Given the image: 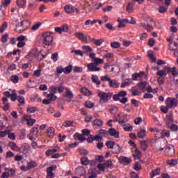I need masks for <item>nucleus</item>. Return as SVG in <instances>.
<instances>
[{
  "mask_svg": "<svg viewBox=\"0 0 178 178\" xmlns=\"http://www.w3.org/2000/svg\"><path fill=\"white\" fill-rule=\"evenodd\" d=\"M92 62L87 65L88 72H101V67H98L99 65H102L104 63V59L99 58H91Z\"/></svg>",
  "mask_w": 178,
  "mask_h": 178,
  "instance_id": "obj_1",
  "label": "nucleus"
},
{
  "mask_svg": "<svg viewBox=\"0 0 178 178\" xmlns=\"http://www.w3.org/2000/svg\"><path fill=\"white\" fill-rule=\"evenodd\" d=\"M167 145L168 141L165 140H156L152 143V147L156 152H161L166 148Z\"/></svg>",
  "mask_w": 178,
  "mask_h": 178,
  "instance_id": "obj_2",
  "label": "nucleus"
},
{
  "mask_svg": "<svg viewBox=\"0 0 178 178\" xmlns=\"http://www.w3.org/2000/svg\"><path fill=\"white\" fill-rule=\"evenodd\" d=\"M127 95V92L125 90H121L118 93L115 94L113 97L114 101H119L120 104H127L129 102V98L126 97Z\"/></svg>",
  "mask_w": 178,
  "mask_h": 178,
  "instance_id": "obj_3",
  "label": "nucleus"
},
{
  "mask_svg": "<svg viewBox=\"0 0 178 178\" xmlns=\"http://www.w3.org/2000/svg\"><path fill=\"white\" fill-rule=\"evenodd\" d=\"M97 95L99 99V104H107L109 102V100L112 98V93L111 92H105L104 91H99Z\"/></svg>",
  "mask_w": 178,
  "mask_h": 178,
  "instance_id": "obj_4",
  "label": "nucleus"
},
{
  "mask_svg": "<svg viewBox=\"0 0 178 178\" xmlns=\"http://www.w3.org/2000/svg\"><path fill=\"white\" fill-rule=\"evenodd\" d=\"M72 70H73V65H70L65 68L62 66H58L56 68V75L59 76V74H62V73H64L65 74H70V73H72Z\"/></svg>",
  "mask_w": 178,
  "mask_h": 178,
  "instance_id": "obj_5",
  "label": "nucleus"
},
{
  "mask_svg": "<svg viewBox=\"0 0 178 178\" xmlns=\"http://www.w3.org/2000/svg\"><path fill=\"white\" fill-rule=\"evenodd\" d=\"M82 49L83 54H85V55H87V56H89L90 59H94V58H95V53L92 52V47H90L89 45H84L82 46Z\"/></svg>",
  "mask_w": 178,
  "mask_h": 178,
  "instance_id": "obj_6",
  "label": "nucleus"
},
{
  "mask_svg": "<svg viewBox=\"0 0 178 178\" xmlns=\"http://www.w3.org/2000/svg\"><path fill=\"white\" fill-rule=\"evenodd\" d=\"M51 33H45L43 35V44L46 45L47 47H49V45H52V43L54 42V38Z\"/></svg>",
  "mask_w": 178,
  "mask_h": 178,
  "instance_id": "obj_7",
  "label": "nucleus"
},
{
  "mask_svg": "<svg viewBox=\"0 0 178 178\" xmlns=\"http://www.w3.org/2000/svg\"><path fill=\"white\" fill-rule=\"evenodd\" d=\"M165 104L170 109L177 106V99L175 97H168L165 100Z\"/></svg>",
  "mask_w": 178,
  "mask_h": 178,
  "instance_id": "obj_8",
  "label": "nucleus"
},
{
  "mask_svg": "<svg viewBox=\"0 0 178 178\" xmlns=\"http://www.w3.org/2000/svg\"><path fill=\"white\" fill-rule=\"evenodd\" d=\"M54 30L56 33H58V34H62V33H67V31L70 30V28L69 27V25L64 24L60 27H56Z\"/></svg>",
  "mask_w": 178,
  "mask_h": 178,
  "instance_id": "obj_9",
  "label": "nucleus"
},
{
  "mask_svg": "<svg viewBox=\"0 0 178 178\" xmlns=\"http://www.w3.org/2000/svg\"><path fill=\"white\" fill-rule=\"evenodd\" d=\"M54 170H56V165H53L51 167L47 168V177L46 178H54L55 177V174H54Z\"/></svg>",
  "mask_w": 178,
  "mask_h": 178,
  "instance_id": "obj_10",
  "label": "nucleus"
},
{
  "mask_svg": "<svg viewBox=\"0 0 178 178\" xmlns=\"http://www.w3.org/2000/svg\"><path fill=\"white\" fill-rule=\"evenodd\" d=\"M26 24H27V21H22L21 22H19L15 26V31L17 33H22L26 29Z\"/></svg>",
  "mask_w": 178,
  "mask_h": 178,
  "instance_id": "obj_11",
  "label": "nucleus"
},
{
  "mask_svg": "<svg viewBox=\"0 0 178 178\" xmlns=\"http://www.w3.org/2000/svg\"><path fill=\"white\" fill-rule=\"evenodd\" d=\"M164 152L167 156H172L175 155V147L172 145H170L165 148Z\"/></svg>",
  "mask_w": 178,
  "mask_h": 178,
  "instance_id": "obj_12",
  "label": "nucleus"
},
{
  "mask_svg": "<svg viewBox=\"0 0 178 178\" xmlns=\"http://www.w3.org/2000/svg\"><path fill=\"white\" fill-rule=\"evenodd\" d=\"M166 126H169L173 123H175V118L173 116V113L168 114L166 115V118L165 119Z\"/></svg>",
  "mask_w": 178,
  "mask_h": 178,
  "instance_id": "obj_13",
  "label": "nucleus"
},
{
  "mask_svg": "<svg viewBox=\"0 0 178 178\" xmlns=\"http://www.w3.org/2000/svg\"><path fill=\"white\" fill-rule=\"evenodd\" d=\"M118 161L120 163H124V165H129V163H131V159L124 156H120L118 157Z\"/></svg>",
  "mask_w": 178,
  "mask_h": 178,
  "instance_id": "obj_14",
  "label": "nucleus"
},
{
  "mask_svg": "<svg viewBox=\"0 0 178 178\" xmlns=\"http://www.w3.org/2000/svg\"><path fill=\"white\" fill-rule=\"evenodd\" d=\"M18 151L24 154V155H26L28 152H30V146L29 145L24 144L21 147H19Z\"/></svg>",
  "mask_w": 178,
  "mask_h": 178,
  "instance_id": "obj_15",
  "label": "nucleus"
},
{
  "mask_svg": "<svg viewBox=\"0 0 178 178\" xmlns=\"http://www.w3.org/2000/svg\"><path fill=\"white\" fill-rule=\"evenodd\" d=\"M108 134L111 137H114V138H119V131H116L115 128H110L108 129Z\"/></svg>",
  "mask_w": 178,
  "mask_h": 178,
  "instance_id": "obj_16",
  "label": "nucleus"
},
{
  "mask_svg": "<svg viewBox=\"0 0 178 178\" xmlns=\"http://www.w3.org/2000/svg\"><path fill=\"white\" fill-rule=\"evenodd\" d=\"M63 97H66L67 98H69L68 102H70L74 97L73 92L70 91V89L69 88H65V92L63 95Z\"/></svg>",
  "mask_w": 178,
  "mask_h": 178,
  "instance_id": "obj_17",
  "label": "nucleus"
},
{
  "mask_svg": "<svg viewBox=\"0 0 178 178\" xmlns=\"http://www.w3.org/2000/svg\"><path fill=\"white\" fill-rule=\"evenodd\" d=\"M137 136L138 138H144V137L147 136V131L145 130V127H140L139 131L137 134Z\"/></svg>",
  "mask_w": 178,
  "mask_h": 178,
  "instance_id": "obj_18",
  "label": "nucleus"
},
{
  "mask_svg": "<svg viewBox=\"0 0 178 178\" xmlns=\"http://www.w3.org/2000/svg\"><path fill=\"white\" fill-rule=\"evenodd\" d=\"M2 102H3V111H9V108H10V104H9V100L6 97H3L2 98Z\"/></svg>",
  "mask_w": 178,
  "mask_h": 178,
  "instance_id": "obj_19",
  "label": "nucleus"
},
{
  "mask_svg": "<svg viewBox=\"0 0 178 178\" xmlns=\"http://www.w3.org/2000/svg\"><path fill=\"white\" fill-rule=\"evenodd\" d=\"M144 72H140L139 73L136 72L132 74V80L137 81L138 79H143V76H144Z\"/></svg>",
  "mask_w": 178,
  "mask_h": 178,
  "instance_id": "obj_20",
  "label": "nucleus"
},
{
  "mask_svg": "<svg viewBox=\"0 0 178 178\" xmlns=\"http://www.w3.org/2000/svg\"><path fill=\"white\" fill-rule=\"evenodd\" d=\"M47 136L49 138H54L55 136V129L54 127H49L47 130Z\"/></svg>",
  "mask_w": 178,
  "mask_h": 178,
  "instance_id": "obj_21",
  "label": "nucleus"
},
{
  "mask_svg": "<svg viewBox=\"0 0 178 178\" xmlns=\"http://www.w3.org/2000/svg\"><path fill=\"white\" fill-rule=\"evenodd\" d=\"M108 84L111 88H119V82H118L116 79H110Z\"/></svg>",
  "mask_w": 178,
  "mask_h": 178,
  "instance_id": "obj_22",
  "label": "nucleus"
},
{
  "mask_svg": "<svg viewBox=\"0 0 178 178\" xmlns=\"http://www.w3.org/2000/svg\"><path fill=\"white\" fill-rule=\"evenodd\" d=\"M75 37H76V38H79L80 41H83V42H87V36H85L84 33H76L75 34Z\"/></svg>",
  "mask_w": 178,
  "mask_h": 178,
  "instance_id": "obj_23",
  "label": "nucleus"
},
{
  "mask_svg": "<svg viewBox=\"0 0 178 178\" xmlns=\"http://www.w3.org/2000/svg\"><path fill=\"white\" fill-rule=\"evenodd\" d=\"M64 9L65 11L68 14L74 13V8L72 5H66L64 7Z\"/></svg>",
  "mask_w": 178,
  "mask_h": 178,
  "instance_id": "obj_24",
  "label": "nucleus"
},
{
  "mask_svg": "<svg viewBox=\"0 0 178 178\" xmlns=\"http://www.w3.org/2000/svg\"><path fill=\"white\" fill-rule=\"evenodd\" d=\"M8 147L12 149V151H19V146H17L15 142H9Z\"/></svg>",
  "mask_w": 178,
  "mask_h": 178,
  "instance_id": "obj_25",
  "label": "nucleus"
},
{
  "mask_svg": "<svg viewBox=\"0 0 178 178\" xmlns=\"http://www.w3.org/2000/svg\"><path fill=\"white\" fill-rule=\"evenodd\" d=\"M91 81L97 85V86L98 87V86L101 85V81L99 80V78H98V76L97 75H92L91 76Z\"/></svg>",
  "mask_w": 178,
  "mask_h": 178,
  "instance_id": "obj_26",
  "label": "nucleus"
},
{
  "mask_svg": "<svg viewBox=\"0 0 178 178\" xmlns=\"http://www.w3.org/2000/svg\"><path fill=\"white\" fill-rule=\"evenodd\" d=\"M104 166L106 169H113L115 168V165H113V163H112V160H107L104 163Z\"/></svg>",
  "mask_w": 178,
  "mask_h": 178,
  "instance_id": "obj_27",
  "label": "nucleus"
},
{
  "mask_svg": "<svg viewBox=\"0 0 178 178\" xmlns=\"http://www.w3.org/2000/svg\"><path fill=\"white\" fill-rule=\"evenodd\" d=\"M90 40H91V41L93 42V44H95V45H97L99 47L102 45V42H104V40L103 38H100L99 40H97V39L93 38H91Z\"/></svg>",
  "mask_w": 178,
  "mask_h": 178,
  "instance_id": "obj_28",
  "label": "nucleus"
},
{
  "mask_svg": "<svg viewBox=\"0 0 178 178\" xmlns=\"http://www.w3.org/2000/svg\"><path fill=\"white\" fill-rule=\"evenodd\" d=\"M93 126H97V127H102V126H104V121L100 119H95L93 121Z\"/></svg>",
  "mask_w": 178,
  "mask_h": 178,
  "instance_id": "obj_29",
  "label": "nucleus"
},
{
  "mask_svg": "<svg viewBox=\"0 0 178 178\" xmlns=\"http://www.w3.org/2000/svg\"><path fill=\"white\" fill-rule=\"evenodd\" d=\"M81 92L83 95H86V97H90V95H91V91H90L87 88H81Z\"/></svg>",
  "mask_w": 178,
  "mask_h": 178,
  "instance_id": "obj_30",
  "label": "nucleus"
},
{
  "mask_svg": "<svg viewBox=\"0 0 178 178\" xmlns=\"http://www.w3.org/2000/svg\"><path fill=\"white\" fill-rule=\"evenodd\" d=\"M17 6L19 8H24L27 1L26 0H17Z\"/></svg>",
  "mask_w": 178,
  "mask_h": 178,
  "instance_id": "obj_31",
  "label": "nucleus"
},
{
  "mask_svg": "<svg viewBox=\"0 0 178 178\" xmlns=\"http://www.w3.org/2000/svg\"><path fill=\"white\" fill-rule=\"evenodd\" d=\"M120 151H122V147L118 144H115L113 148V154H120Z\"/></svg>",
  "mask_w": 178,
  "mask_h": 178,
  "instance_id": "obj_32",
  "label": "nucleus"
},
{
  "mask_svg": "<svg viewBox=\"0 0 178 178\" xmlns=\"http://www.w3.org/2000/svg\"><path fill=\"white\" fill-rule=\"evenodd\" d=\"M141 152L140 150L136 149L134 153L133 154V156L134 159H141Z\"/></svg>",
  "mask_w": 178,
  "mask_h": 178,
  "instance_id": "obj_33",
  "label": "nucleus"
},
{
  "mask_svg": "<svg viewBox=\"0 0 178 178\" xmlns=\"http://www.w3.org/2000/svg\"><path fill=\"white\" fill-rule=\"evenodd\" d=\"M115 145H116V143L112 140H108L106 143V146L109 149H113V147H115Z\"/></svg>",
  "mask_w": 178,
  "mask_h": 178,
  "instance_id": "obj_34",
  "label": "nucleus"
},
{
  "mask_svg": "<svg viewBox=\"0 0 178 178\" xmlns=\"http://www.w3.org/2000/svg\"><path fill=\"white\" fill-rule=\"evenodd\" d=\"M140 148L143 151H147L148 149V144L147 143V140H143L140 142Z\"/></svg>",
  "mask_w": 178,
  "mask_h": 178,
  "instance_id": "obj_35",
  "label": "nucleus"
},
{
  "mask_svg": "<svg viewBox=\"0 0 178 178\" xmlns=\"http://www.w3.org/2000/svg\"><path fill=\"white\" fill-rule=\"evenodd\" d=\"M19 98V96L17 95V94L16 93V90H13L12 91L11 93V97H10V99L11 101H13V102H15V101H17V99Z\"/></svg>",
  "mask_w": 178,
  "mask_h": 178,
  "instance_id": "obj_36",
  "label": "nucleus"
},
{
  "mask_svg": "<svg viewBox=\"0 0 178 178\" xmlns=\"http://www.w3.org/2000/svg\"><path fill=\"white\" fill-rule=\"evenodd\" d=\"M168 129H170L171 131H178V126L176 124H170V125L167 126Z\"/></svg>",
  "mask_w": 178,
  "mask_h": 178,
  "instance_id": "obj_37",
  "label": "nucleus"
},
{
  "mask_svg": "<svg viewBox=\"0 0 178 178\" xmlns=\"http://www.w3.org/2000/svg\"><path fill=\"white\" fill-rule=\"evenodd\" d=\"M161 174V170L159 168H156L154 170H153L150 174V178H154L155 176H157V175Z\"/></svg>",
  "mask_w": 178,
  "mask_h": 178,
  "instance_id": "obj_38",
  "label": "nucleus"
},
{
  "mask_svg": "<svg viewBox=\"0 0 178 178\" xmlns=\"http://www.w3.org/2000/svg\"><path fill=\"white\" fill-rule=\"evenodd\" d=\"M71 54H75V55H78V56H81V58L84 56V52L81 50H72Z\"/></svg>",
  "mask_w": 178,
  "mask_h": 178,
  "instance_id": "obj_39",
  "label": "nucleus"
},
{
  "mask_svg": "<svg viewBox=\"0 0 178 178\" xmlns=\"http://www.w3.org/2000/svg\"><path fill=\"white\" fill-rule=\"evenodd\" d=\"M38 111V108L36 106L34 107H28L26 109V111L28 113H35Z\"/></svg>",
  "mask_w": 178,
  "mask_h": 178,
  "instance_id": "obj_40",
  "label": "nucleus"
},
{
  "mask_svg": "<svg viewBox=\"0 0 178 178\" xmlns=\"http://www.w3.org/2000/svg\"><path fill=\"white\" fill-rule=\"evenodd\" d=\"M98 133L99 134V136H102L103 137H105L106 136H109V132L107 130L105 129H100L98 131Z\"/></svg>",
  "mask_w": 178,
  "mask_h": 178,
  "instance_id": "obj_41",
  "label": "nucleus"
},
{
  "mask_svg": "<svg viewBox=\"0 0 178 178\" xmlns=\"http://www.w3.org/2000/svg\"><path fill=\"white\" fill-rule=\"evenodd\" d=\"M95 104L90 101L88 100V101L85 102V106H86V108H88V109H92V107L95 106Z\"/></svg>",
  "mask_w": 178,
  "mask_h": 178,
  "instance_id": "obj_42",
  "label": "nucleus"
},
{
  "mask_svg": "<svg viewBox=\"0 0 178 178\" xmlns=\"http://www.w3.org/2000/svg\"><path fill=\"white\" fill-rule=\"evenodd\" d=\"M55 152H58V149H50L46 151L45 154L47 156L52 155V154H55Z\"/></svg>",
  "mask_w": 178,
  "mask_h": 178,
  "instance_id": "obj_43",
  "label": "nucleus"
},
{
  "mask_svg": "<svg viewBox=\"0 0 178 178\" xmlns=\"http://www.w3.org/2000/svg\"><path fill=\"white\" fill-rule=\"evenodd\" d=\"M111 48H114L115 49H118L120 48V43L119 42H112L111 43Z\"/></svg>",
  "mask_w": 178,
  "mask_h": 178,
  "instance_id": "obj_44",
  "label": "nucleus"
},
{
  "mask_svg": "<svg viewBox=\"0 0 178 178\" xmlns=\"http://www.w3.org/2000/svg\"><path fill=\"white\" fill-rule=\"evenodd\" d=\"M167 165H169L170 166H176V165H177V160L176 159L168 160Z\"/></svg>",
  "mask_w": 178,
  "mask_h": 178,
  "instance_id": "obj_45",
  "label": "nucleus"
},
{
  "mask_svg": "<svg viewBox=\"0 0 178 178\" xmlns=\"http://www.w3.org/2000/svg\"><path fill=\"white\" fill-rule=\"evenodd\" d=\"M27 166L30 169H33L34 168H37L38 164H37V162H35V161H30L28 163Z\"/></svg>",
  "mask_w": 178,
  "mask_h": 178,
  "instance_id": "obj_46",
  "label": "nucleus"
},
{
  "mask_svg": "<svg viewBox=\"0 0 178 178\" xmlns=\"http://www.w3.org/2000/svg\"><path fill=\"white\" fill-rule=\"evenodd\" d=\"M81 162L82 165H88L90 163V161L88 160V158H87V156H83L81 158Z\"/></svg>",
  "mask_w": 178,
  "mask_h": 178,
  "instance_id": "obj_47",
  "label": "nucleus"
},
{
  "mask_svg": "<svg viewBox=\"0 0 178 178\" xmlns=\"http://www.w3.org/2000/svg\"><path fill=\"white\" fill-rule=\"evenodd\" d=\"M117 22H118V23H119V24H118L119 29L125 27L126 25L124 24V22L120 17L118 18Z\"/></svg>",
  "mask_w": 178,
  "mask_h": 178,
  "instance_id": "obj_48",
  "label": "nucleus"
},
{
  "mask_svg": "<svg viewBox=\"0 0 178 178\" xmlns=\"http://www.w3.org/2000/svg\"><path fill=\"white\" fill-rule=\"evenodd\" d=\"M64 127H73V121H65L63 123Z\"/></svg>",
  "mask_w": 178,
  "mask_h": 178,
  "instance_id": "obj_49",
  "label": "nucleus"
},
{
  "mask_svg": "<svg viewBox=\"0 0 178 178\" xmlns=\"http://www.w3.org/2000/svg\"><path fill=\"white\" fill-rule=\"evenodd\" d=\"M138 87L139 88L140 90H145V88L147 87V82H140L138 84Z\"/></svg>",
  "mask_w": 178,
  "mask_h": 178,
  "instance_id": "obj_50",
  "label": "nucleus"
},
{
  "mask_svg": "<svg viewBox=\"0 0 178 178\" xmlns=\"http://www.w3.org/2000/svg\"><path fill=\"white\" fill-rule=\"evenodd\" d=\"M10 80L14 83L15 84L19 83V76L16 75H13L10 76Z\"/></svg>",
  "mask_w": 178,
  "mask_h": 178,
  "instance_id": "obj_51",
  "label": "nucleus"
},
{
  "mask_svg": "<svg viewBox=\"0 0 178 178\" xmlns=\"http://www.w3.org/2000/svg\"><path fill=\"white\" fill-rule=\"evenodd\" d=\"M9 133H10L9 130L0 131V138H3V137H6Z\"/></svg>",
  "mask_w": 178,
  "mask_h": 178,
  "instance_id": "obj_52",
  "label": "nucleus"
},
{
  "mask_svg": "<svg viewBox=\"0 0 178 178\" xmlns=\"http://www.w3.org/2000/svg\"><path fill=\"white\" fill-rule=\"evenodd\" d=\"M157 76H160V77H165L166 76V72L165 71V70H159L156 73Z\"/></svg>",
  "mask_w": 178,
  "mask_h": 178,
  "instance_id": "obj_53",
  "label": "nucleus"
},
{
  "mask_svg": "<svg viewBox=\"0 0 178 178\" xmlns=\"http://www.w3.org/2000/svg\"><path fill=\"white\" fill-rule=\"evenodd\" d=\"M8 138L10 140H13L14 141L15 140H16V135H15V133L13 132H10V133L8 132Z\"/></svg>",
  "mask_w": 178,
  "mask_h": 178,
  "instance_id": "obj_54",
  "label": "nucleus"
},
{
  "mask_svg": "<svg viewBox=\"0 0 178 178\" xmlns=\"http://www.w3.org/2000/svg\"><path fill=\"white\" fill-rule=\"evenodd\" d=\"M56 90H57V88L54 86H52L49 88V92H50V94L55 95L56 92Z\"/></svg>",
  "mask_w": 178,
  "mask_h": 178,
  "instance_id": "obj_55",
  "label": "nucleus"
},
{
  "mask_svg": "<svg viewBox=\"0 0 178 178\" xmlns=\"http://www.w3.org/2000/svg\"><path fill=\"white\" fill-rule=\"evenodd\" d=\"M13 156H15V153L12 152L11 151L7 152L6 154V158L7 159L13 158Z\"/></svg>",
  "mask_w": 178,
  "mask_h": 178,
  "instance_id": "obj_56",
  "label": "nucleus"
},
{
  "mask_svg": "<svg viewBox=\"0 0 178 178\" xmlns=\"http://www.w3.org/2000/svg\"><path fill=\"white\" fill-rule=\"evenodd\" d=\"M8 37H9V35L8 33H5L1 37V42H3L4 44L8 42Z\"/></svg>",
  "mask_w": 178,
  "mask_h": 178,
  "instance_id": "obj_57",
  "label": "nucleus"
},
{
  "mask_svg": "<svg viewBox=\"0 0 178 178\" xmlns=\"http://www.w3.org/2000/svg\"><path fill=\"white\" fill-rule=\"evenodd\" d=\"M47 97L49 98L50 101H56L58 97L55 95V94H49L47 95Z\"/></svg>",
  "mask_w": 178,
  "mask_h": 178,
  "instance_id": "obj_58",
  "label": "nucleus"
},
{
  "mask_svg": "<svg viewBox=\"0 0 178 178\" xmlns=\"http://www.w3.org/2000/svg\"><path fill=\"white\" fill-rule=\"evenodd\" d=\"M31 133L33 134L32 136H37L38 134V127H35L32 128Z\"/></svg>",
  "mask_w": 178,
  "mask_h": 178,
  "instance_id": "obj_59",
  "label": "nucleus"
},
{
  "mask_svg": "<svg viewBox=\"0 0 178 178\" xmlns=\"http://www.w3.org/2000/svg\"><path fill=\"white\" fill-rule=\"evenodd\" d=\"M33 76H34L35 77H40V76H41V69H38L35 70Z\"/></svg>",
  "mask_w": 178,
  "mask_h": 178,
  "instance_id": "obj_60",
  "label": "nucleus"
},
{
  "mask_svg": "<svg viewBox=\"0 0 178 178\" xmlns=\"http://www.w3.org/2000/svg\"><path fill=\"white\" fill-rule=\"evenodd\" d=\"M18 102H19V104H22V105H24L26 104V102L24 100V97L23 96H18Z\"/></svg>",
  "mask_w": 178,
  "mask_h": 178,
  "instance_id": "obj_61",
  "label": "nucleus"
},
{
  "mask_svg": "<svg viewBox=\"0 0 178 178\" xmlns=\"http://www.w3.org/2000/svg\"><path fill=\"white\" fill-rule=\"evenodd\" d=\"M58 52H56L51 54V59L54 62H56L58 60Z\"/></svg>",
  "mask_w": 178,
  "mask_h": 178,
  "instance_id": "obj_62",
  "label": "nucleus"
},
{
  "mask_svg": "<svg viewBox=\"0 0 178 178\" xmlns=\"http://www.w3.org/2000/svg\"><path fill=\"white\" fill-rule=\"evenodd\" d=\"M28 126H33L35 123V120L34 119H28L26 120Z\"/></svg>",
  "mask_w": 178,
  "mask_h": 178,
  "instance_id": "obj_63",
  "label": "nucleus"
},
{
  "mask_svg": "<svg viewBox=\"0 0 178 178\" xmlns=\"http://www.w3.org/2000/svg\"><path fill=\"white\" fill-rule=\"evenodd\" d=\"M90 172L91 175H89L88 178H97V173H95L93 170H90Z\"/></svg>",
  "mask_w": 178,
  "mask_h": 178,
  "instance_id": "obj_64",
  "label": "nucleus"
}]
</instances>
